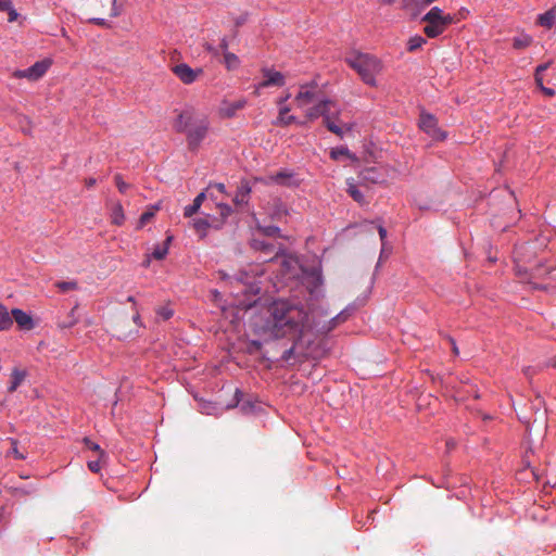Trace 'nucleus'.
Listing matches in <instances>:
<instances>
[{
  "label": "nucleus",
  "instance_id": "37998d69",
  "mask_svg": "<svg viewBox=\"0 0 556 556\" xmlns=\"http://www.w3.org/2000/svg\"><path fill=\"white\" fill-rule=\"evenodd\" d=\"M13 2L11 0H0V11L8 12L11 9Z\"/></svg>",
  "mask_w": 556,
  "mask_h": 556
},
{
  "label": "nucleus",
  "instance_id": "de8ad7c7",
  "mask_svg": "<svg viewBox=\"0 0 556 556\" xmlns=\"http://www.w3.org/2000/svg\"><path fill=\"white\" fill-rule=\"evenodd\" d=\"M312 277L314 279V287H316V288L319 287L321 285V282H323L320 274L317 273V271H314L312 274Z\"/></svg>",
  "mask_w": 556,
  "mask_h": 556
},
{
  "label": "nucleus",
  "instance_id": "e433bc0d",
  "mask_svg": "<svg viewBox=\"0 0 556 556\" xmlns=\"http://www.w3.org/2000/svg\"><path fill=\"white\" fill-rule=\"evenodd\" d=\"M262 232L266 236L274 237L277 236L280 231V229L276 226H267L264 228H261Z\"/></svg>",
  "mask_w": 556,
  "mask_h": 556
},
{
  "label": "nucleus",
  "instance_id": "69168bd1",
  "mask_svg": "<svg viewBox=\"0 0 556 556\" xmlns=\"http://www.w3.org/2000/svg\"><path fill=\"white\" fill-rule=\"evenodd\" d=\"M15 455H16V456H17V458H20V459H24V458H25L23 453L15 454Z\"/></svg>",
  "mask_w": 556,
  "mask_h": 556
},
{
  "label": "nucleus",
  "instance_id": "412c9836",
  "mask_svg": "<svg viewBox=\"0 0 556 556\" xmlns=\"http://www.w3.org/2000/svg\"><path fill=\"white\" fill-rule=\"evenodd\" d=\"M538 23L543 27L552 28L556 23L555 10L552 9L539 15Z\"/></svg>",
  "mask_w": 556,
  "mask_h": 556
},
{
  "label": "nucleus",
  "instance_id": "4d7b16f0",
  "mask_svg": "<svg viewBox=\"0 0 556 556\" xmlns=\"http://www.w3.org/2000/svg\"><path fill=\"white\" fill-rule=\"evenodd\" d=\"M446 446L448 450H454L457 447L456 442L453 439L446 441Z\"/></svg>",
  "mask_w": 556,
  "mask_h": 556
},
{
  "label": "nucleus",
  "instance_id": "cd10ccee",
  "mask_svg": "<svg viewBox=\"0 0 556 556\" xmlns=\"http://www.w3.org/2000/svg\"><path fill=\"white\" fill-rule=\"evenodd\" d=\"M160 210V204H155L153 206H151L147 212H144L141 216H140V219H139V225L138 227L141 228L143 227L154 215L155 213Z\"/></svg>",
  "mask_w": 556,
  "mask_h": 556
},
{
  "label": "nucleus",
  "instance_id": "9d476101",
  "mask_svg": "<svg viewBox=\"0 0 556 556\" xmlns=\"http://www.w3.org/2000/svg\"><path fill=\"white\" fill-rule=\"evenodd\" d=\"M419 127L435 140H444L446 134L438 127L437 118L431 114L420 115Z\"/></svg>",
  "mask_w": 556,
  "mask_h": 556
},
{
  "label": "nucleus",
  "instance_id": "f257e3e1",
  "mask_svg": "<svg viewBox=\"0 0 556 556\" xmlns=\"http://www.w3.org/2000/svg\"><path fill=\"white\" fill-rule=\"evenodd\" d=\"M251 328L258 340L251 341V349L258 351L263 343L287 339L294 345L306 342L313 331L308 312L298 301L278 299L269 303L251 320Z\"/></svg>",
  "mask_w": 556,
  "mask_h": 556
},
{
  "label": "nucleus",
  "instance_id": "b1692460",
  "mask_svg": "<svg viewBox=\"0 0 556 556\" xmlns=\"http://www.w3.org/2000/svg\"><path fill=\"white\" fill-rule=\"evenodd\" d=\"M533 39L528 34H520L519 36L514 37L513 47L517 50L525 49L532 43Z\"/></svg>",
  "mask_w": 556,
  "mask_h": 556
},
{
  "label": "nucleus",
  "instance_id": "052dcab7",
  "mask_svg": "<svg viewBox=\"0 0 556 556\" xmlns=\"http://www.w3.org/2000/svg\"><path fill=\"white\" fill-rule=\"evenodd\" d=\"M395 0H383L384 4L391 5L394 3Z\"/></svg>",
  "mask_w": 556,
  "mask_h": 556
},
{
  "label": "nucleus",
  "instance_id": "20e7f679",
  "mask_svg": "<svg viewBox=\"0 0 556 556\" xmlns=\"http://www.w3.org/2000/svg\"><path fill=\"white\" fill-rule=\"evenodd\" d=\"M344 60L358 74L364 84L370 87L377 86V76L383 71V64L380 59L374 54L354 50L349 52Z\"/></svg>",
  "mask_w": 556,
  "mask_h": 556
},
{
  "label": "nucleus",
  "instance_id": "a878e982",
  "mask_svg": "<svg viewBox=\"0 0 556 556\" xmlns=\"http://www.w3.org/2000/svg\"><path fill=\"white\" fill-rule=\"evenodd\" d=\"M251 192V188L249 187L248 184H242L239 189H238V192L235 197V202L236 204H243V203H247L248 202V197Z\"/></svg>",
  "mask_w": 556,
  "mask_h": 556
},
{
  "label": "nucleus",
  "instance_id": "c756f323",
  "mask_svg": "<svg viewBox=\"0 0 556 556\" xmlns=\"http://www.w3.org/2000/svg\"><path fill=\"white\" fill-rule=\"evenodd\" d=\"M426 39L421 36H414L412 37L407 42V50L408 51H415L419 48H421L426 43Z\"/></svg>",
  "mask_w": 556,
  "mask_h": 556
},
{
  "label": "nucleus",
  "instance_id": "5fc2aeb1",
  "mask_svg": "<svg viewBox=\"0 0 556 556\" xmlns=\"http://www.w3.org/2000/svg\"><path fill=\"white\" fill-rule=\"evenodd\" d=\"M534 79H535V84L536 86L542 89V87H544L543 85V77L542 75H534Z\"/></svg>",
  "mask_w": 556,
  "mask_h": 556
},
{
  "label": "nucleus",
  "instance_id": "7ed1b4c3",
  "mask_svg": "<svg viewBox=\"0 0 556 556\" xmlns=\"http://www.w3.org/2000/svg\"><path fill=\"white\" fill-rule=\"evenodd\" d=\"M174 128L178 132H186L189 150L195 151L205 139L210 122L206 117H197L193 110L182 111L174 122Z\"/></svg>",
  "mask_w": 556,
  "mask_h": 556
},
{
  "label": "nucleus",
  "instance_id": "0e129e2a",
  "mask_svg": "<svg viewBox=\"0 0 556 556\" xmlns=\"http://www.w3.org/2000/svg\"><path fill=\"white\" fill-rule=\"evenodd\" d=\"M206 50H207L208 52H214V48H213L212 46H207V47H206Z\"/></svg>",
  "mask_w": 556,
  "mask_h": 556
},
{
  "label": "nucleus",
  "instance_id": "6e6d98bb",
  "mask_svg": "<svg viewBox=\"0 0 556 556\" xmlns=\"http://www.w3.org/2000/svg\"><path fill=\"white\" fill-rule=\"evenodd\" d=\"M85 184H86L87 188H92L97 184V180H96V178L90 177L85 180Z\"/></svg>",
  "mask_w": 556,
  "mask_h": 556
},
{
  "label": "nucleus",
  "instance_id": "f704fd0d",
  "mask_svg": "<svg viewBox=\"0 0 556 556\" xmlns=\"http://www.w3.org/2000/svg\"><path fill=\"white\" fill-rule=\"evenodd\" d=\"M425 0H415L413 3L412 10L409 13L412 16H417L426 7H428V3H424Z\"/></svg>",
  "mask_w": 556,
  "mask_h": 556
},
{
  "label": "nucleus",
  "instance_id": "2f4dec72",
  "mask_svg": "<svg viewBox=\"0 0 556 556\" xmlns=\"http://www.w3.org/2000/svg\"><path fill=\"white\" fill-rule=\"evenodd\" d=\"M159 318L162 320H167L174 315V311L169 307V305H163L156 308L155 311Z\"/></svg>",
  "mask_w": 556,
  "mask_h": 556
},
{
  "label": "nucleus",
  "instance_id": "680f3d73",
  "mask_svg": "<svg viewBox=\"0 0 556 556\" xmlns=\"http://www.w3.org/2000/svg\"><path fill=\"white\" fill-rule=\"evenodd\" d=\"M139 319H140V316H139V313L137 312L136 315L134 316V321L138 323Z\"/></svg>",
  "mask_w": 556,
  "mask_h": 556
},
{
  "label": "nucleus",
  "instance_id": "bf43d9fd",
  "mask_svg": "<svg viewBox=\"0 0 556 556\" xmlns=\"http://www.w3.org/2000/svg\"><path fill=\"white\" fill-rule=\"evenodd\" d=\"M128 302L132 303L134 305H136V301H135V298L134 296H128L127 299Z\"/></svg>",
  "mask_w": 556,
  "mask_h": 556
},
{
  "label": "nucleus",
  "instance_id": "dca6fc26",
  "mask_svg": "<svg viewBox=\"0 0 556 556\" xmlns=\"http://www.w3.org/2000/svg\"><path fill=\"white\" fill-rule=\"evenodd\" d=\"M346 186H348V189H346V192L350 194V197L357 203L359 204H366L367 201L364 197V194L362 193V191L358 189V187L356 186L355 181L353 178H349L346 179Z\"/></svg>",
  "mask_w": 556,
  "mask_h": 556
},
{
  "label": "nucleus",
  "instance_id": "58836bf2",
  "mask_svg": "<svg viewBox=\"0 0 556 556\" xmlns=\"http://www.w3.org/2000/svg\"><path fill=\"white\" fill-rule=\"evenodd\" d=\"M116 1L117 0L110 1L111 2V11H110L111 17H116L121 14V9L117 7Z\"/></svg>",
  "mask_w": 556,
  "mask_h": 556
},
{
  "label": "nucleus",
  "instance_id": "13d9d810",
  "mask_svg": "<svg viewBox=\"0 0 556 556\" xmlns=\"http://www.w3.org/2000/svg\"><path fill=\"white\" fill-rule=\"evenodd\" d=\"M451 341H452V344H453V352H454L455 354H458V349H457V346H456L455 342H454L453 340H451Z\"/></svg>",
  "mask_w": 556,
  "mask_h": 556
},
{
  "label": "nucleus",
  "instance_id": "ea45409f",
  "mask_svg": "<svg viewBox=\"0 0 556 556\" xmlns=\"http://www.w3.org/2000/svg\"><path fill=\"white\" fill-rule=\"evenodd\" d=\"M18 16H20V14L17 13V11L12 5L11 9L8 10V21L10 23H13V22H15L18 18Z\"/></svg>",
  "mask_w": 556,
  "mask_h": 556
},
{
  "label": "nucleus",
  "instance_id": "e2e57ef3",
  "mask_svg": "<svg viewBox=\"0 0 556 556\" xmlns=\"http://www.w3.org/2000/svg\"><path fill=\"white\" fill-rule=\"evenodd\" d=\"M240 304H241V305H243V306H245V307H251V306H252V303H251V302H249V303H243V302H241Z\"/></svg>",
  "mask_w": 556,
  "mask_h": 556
},
{
  "label": "nucleus",
  "instance_id": "9b49d317",
  "mask_svg": "<svg viewBox=\"0 0 556 556\" xmlns=\"http://www.w3.org/2000/svg\"><path fill=\"white\" fill-rule=\"evenodd\" d=\"M350 315H351V313H350L349 308H345L323 325H320L319 323L312 321L313 330H315V332L317 334L325 336V334L329 333L331 330H333L336 327H338L340 324L344 323L349 318Z\"/></svg>",
  "mask_w": 556,
  "mask_h": 556
},
{
  "label": "nucleus",
  "instance_id": "8fccbe9b",
  "mask_svg": "<svg viewBox=\"0 0 556 556\" xmlns=\"http://www.w3.org/2000/svg\"><path fill=\"white\" fill-rule=\"evenodd\" d=\"M211 189H216L217 191H219L220 193H224L225 192V185L224 184H220V182H216V184H213L210 186Z\"/></svg>",
  "mask_w": 556,
  "mask_h": 556
},
{
  "label": "nucleus",
  "instance_id": "338daca9",
  "mask_svg": "<svg viewBox=\"0 0 556 556\" xmlns=\"http://www.w3.org/2000/svg\"><path fill=\"white\" fill-rule=\"evenodd\" d=\"M149 264H150V260L148 258L147 261H144L143 265H144L146 267H148V266H149Z\"/></svg>",
  "mask_w": 556,
  "mask_h": 556
},
{
  "label": "nucleus",
  "instance_id": "7c9ffc66",
  "mask_svg": "<svg viewBox=\"0 0 556 556\" xmlns=\"http://www.w3.org/2000/svg\"><path fill=\"white\" fill-rule=\"evenodd\" d=\"M105 465V454H100L99 458L96 460H89L87 463L88 468L92 472H99L100 469Z\"/></svg>",
  "mask_w": 556,
  "mask_h": 556
},
{
  "label": "nucleus",
  "instance_id": "5701e85b",
  "mask_svg": "<svg viewBox=\"0 0 556 556\" xmlns=\"http://www.w3.org/2000/svg\"><path fill=\"white\" fill-rule=\"evenodd\" d=\"M224 56V65L228 71H236L240 67L241 61L239 56L232 52H226Z\"/></svg>",
  "mask_w": 556,
  "mask_h": 556
},
{
  "label": "nucleus",
  "instance_id": "393cba45",
  "mask_svg": "<svg viewBox=\"0 0 556 556\" xmlns=\"http://www.w3.org/2000/svg\"><path fill=\"white\" fill-rule=\"evenodd\" d=\"M172 241V237H167L163 245H156L153 249L152 256L155 260H163L168 253V245Z\"/></svg>",
  "mask_w": 556,
  "mask_h": 556
},
{
  "label": "nucleus",
  "instance_id": "bb28decb",
  "mask_svg": "<svg viewBox=\"0 0 556 556\" xmlns=\"http://www.w3.org/2000/svg\"><path fill=\"white\" fill-rule=\"evenodd\" d=\"M193 228L195 232L203 238L206 236L210 223L205 218H197L193 220Z\"/></svg>",
  "mask_w": 556,
  "mask_h": 556
},
{
  "label": "nucleus",
  "instance_id": "09e8293b",
  "mask_svg": "<svg viewBox=\"0 0 556 556\" xmlns=\"http://www.w3.org/2000/svg\"><path fill=\"white\" fill-rule=\"evenodd\" d=\"M291 94L288 92L286 96L277 99L276 103L277 105H288L286 102L290 99Z\"/></svg>",
  "mask_w": 556,
  "mask_h": 556
},
{
  "label": "nucleus",
  "instance_id": "3c124183",
  "mask_svg": "<svg viewBox=\"0 0 556 556\" xmlns=\"http://www.w3.org/2000/svg\"><path fill=\"white\" fill-rule=\"evenodd\" d=\"M378 232H379V237H380L382 243L384 244V240L387 238V230H386V228L382 227V226H379L378 227Z\"/></svg>",
  "mask_w": 556,
  "mask_h": 556
},
{
  "label": "nucleus",
  "instance_id": "aec40b11",
  "mask_svg": "<svg viewBox=\"0 0 556 556\" xmlns=\"http://www.w3.org/2000/svg\"><path fill=\"white\" fill-rule=\"evenodd\" d=\"M26 377V372L24 370L14 369L11 374V381L8 388L9 392H14L22 384Z\"/></svg>",
  "mask_w": 556,
  "mask_h": 556
},
{
  "label": "nucleus",
  "instance_id": "49530a36",
  "mask_svg": "<svg viewBox=\"0 0 556 556\" xmlns=\"http://www.w3.org/2000/svg\"><path fill=\"white\" fill-rule=\"evenodd\" d=\"M219 208H220V214L224 217L230 215V213H231V207L229 205H227V204L219 205Z\"/></svg>",
  "mask_w": 556,
  "mask_h": 556
},
{
  "label": "nucleus",
  "instance_id": "f3484780",
  "mask_svg": "<svg viewBox=\"0 0 556 556\" xmlns=\"http://www.w3.org/2000/svg\"><path fill=\"white\" fill-rule=\"evenodd\" d=\"M12 325V312L10 313L4 305L0 304V331L10 329Z\"/></svg>",
  "mask_w": 556,
  "mask_h": 556
},
{
  "label": "nucleus",
  "instance_id": "2eb2a0df",
  "mask_svg": "<svg viewBox=\"0 0 556 556\" xmlns=\"http://www.w3.org/2000/svg\"><path fill=\"white\" fill-rule=\"evenodd\" d=\"M13 321L23 330H31L35 325L33 318L20 308L12 309Z\"/></svg>",
  "mask_w": 556,
  "mask_h": 556
},
{
  "label": "nucleus",
  "instance_id": "f8f14e48",
  "mask_svg": "<svg viewBox=\"0 0 556 556\" xmlns=\"http://www.w3.org/2000/svg\"><path fill=\"white\" fill-rule=\"evenodd\" d=\"M245 105V99H239L237 101L223 100L218 108V115L223 118H231L238 111L244 109Z\"/></svg>",
  "mask_w": 556,
  "mask_h": 556
},
{
  "label": "nucleus",
  "instance_id": "864d4df0",
  "mask_svg": "<svg viewBox=\"0 0 556 556\" xmlns=\"http://www.w3.org/2000/svg\"><path fill=\"white\" fill-rule=\"evenodd\" d=\"M415 0H403V9L409 12Z\"/></svg>",
  "mask_w": 556,
  "mask_h": 556
},
{
  "label": "nucleus",
  "instance_id": "4468645a",
  "mask_svg": "<svg viewBox=\"0 0 556 556\" xmlns=\"http://www.w3.org/2000/svg\"><path fill=\"white\" fill-rule=\"evenodd\" d=\"M279 112L274 125L276 126H289L291 124L298 123L299 125H303V122H298L294 115L289 114L290 108L289 105H278Z\"/></svg>",
  "mask_w": 556,
  "mask_h": 556
},
{
  "label": "nucleus",
  "instance_id": "79ce46f5",
  "mask_svg": "<svg viewBox=\"0 0 556 556\" xmlns=\"http://www.w3.org/2000/svg\"><path fill=\"white\" fill-rule=\"evenodd\" d=\"M85 444H86V447L91 450L92 452H101L100 451V446L96 443H92L91 441H89L88 439H85L84 440Z\"/></svg>",
  "mask_w": 556,
  "mask_h": 556
},
{
  "label": "nucleus",
  "instance_id": "774afa93",
  "mask_svg": "<svg viewBox=\"0 0 556 556\" xmlns=\"http://www.w3.org/2000/svg\"><path fill=\"white\" fill-rule=\"evenodd\" d=\"M553 366L556 367V356L553 359Z\"/></svg>",
  "mask_w": 556,
  "mask_h": 556
},
{
  "label": "nucleus",
  "instance_id": "4c0bfd02",
  "mask_svg": "<svg viewBox=\"0 0 556 556\" xmlns=\"http://www.w3.org/2000/svg\"><path fill=\"white\" fill-rule=\"evenodd\" d=\"M77 306H75L71 313H70V320L65 324H62L61 327L62 328H70V327H73L74 325H76L77 323V318L75 317V311H76Z\"/></svg>",
  "mask_w": 556,
  "mask_h": 556
},
{
  "label": "nucleus",
  "instance_id": "6e6552de",
  "mask_svg": "<svg viewBox=\"0 0 556 556\" xmlns=\"http://www.w3.org/2000/svg\"><path fill=\"white\" fill-rule=\"evenodd\" d=\"M174 75L184 84L191 85L203 75L202 68H192L187 63H179L172 67Z\"/></svg>",
  "mask_w": 556,
  "mask_h": 556
},
{
  "label": "nucleus",
  "instance_id": "a211bd4d",
  "mask_svg": "<svg viewBox=\"0 0 556 556\" xmlns=\"http://www.w3.org/2000/svg\"><path fill=\"white\" fill-rule=\"evenodd\" d=\"M361 178H362V180L368 181L371 184H379V182H382V180H383L381 175L378 173L377 168H375V167L365 168L361 173Z\"/></svg>",
  "mask_w": 556,
  "mask_h": 556
},
{
  "label": "nucleus",
  "instance_id": "6ab92c4d",
  "mask_svg": "<svg viewBox=\"0 0 556 556\" xmlns=\"http://www.w3.org/2000/svg\"><path fill=\"white\" fill-rule=\"evenodd\" d=\"M124 222H125V214H124L123 206L119 202H116L113 205L112 211H111V223L116 226H121L124 224Z\"/></svg>",
  "mask_w": 556,
  "mask_h": 556
},
{
  "label": "nucleus",
  "instance_id": "72a5a7b5",
  "mask_svg": "<svg viewBox=\"0 0 556 556\" xmlns=\"http://www.w3.org/2000/svg\"><path fill=\"white\" fill-rule=\"evenodd\" d=\"M56 288L62 292L77 289L76 281H59L55 283Z\"/></svg>",
  "mask_w": 556,
  "mask_h": 556
},
{
  "label": "nucleus",
  "instance_id": "603ef678",
  "mask_svg": "<svg viewBox=\"0 0 556 556\" xmlns=\"http://www.w3.org/2000/svg\"><path fill=\"white\" fill-rule=\"evenodd\" d=\"M541 91L547 96V97H553L555 94V90L552 89V88H548V87H542Z\"/></svg>",
  "mask_w": 556,
  "mask_h": 556
},
{
  "label": "nucleus",
  "instance_id": "a18cd8bd",
  "mask_svg": "<svg viewBox=\"0 0 556 556\" xmlns=\"http://www.w3.org/2000/svg\"><path fill=\"white\" fill-rule=\"evenodd\" d=\"M89 22L93 23L96 25L102 26V27H109V23L104 18L94 17V18H90Z\"/></svg>",
  "mask_w": 556,
  "mask_h": 556
},
{
  "label": "nucleus",
  "instance_id": "a19ab883",
  "mask_svg": "<svg viewBox=\"0 0 556 556\" xmlns=\"http://www.w3.org/2000/svg\"><path fill=\"white\" fill-rule=\"evenodd\" d=\"M551 62H546L544 64H540L536 68H535V73L534 75H542V73H544L549 66H551Z\"/></svg>",
  "mask_w": 556,
  "mask_h": 556
},
{
  "label": "nucleus",
  "instance_id": "39448f33",
  "mask_svg": "<svg viewBox=\"0 0 556 556\" xmlns=\"http://www.w3.org/2000/svg\"><path fill=\"white\" fill-rule=\"evenodd\" d=\"M426 23L424 33L428 38H437L442 35L450 25L456 22L454 15L444 14L439 7L431 8L422 17Z\"/></svg>",
  "mask_w": 556,
  "mask_h": 556
},
{
  "label": "nucleus",
  "instance_id": "423d86ee",
  "mask_svg": "<svg viewBox=\"0 0 556 556\" xmlns=\"http://www.w3.org/2000/svg\"><path fill=\"white\" fill-rule=\"evenodd\" d=\"M262 274L263 270L258 265H251L248 269L239 271L236 281L242 286V292L244 294L258 295L262 288L257 278Z\"/></svg>",
  "mask_w": 556,
  "mask_h": 556
},
{
  "label": "nucleus",
  "instance_id": "ddd939ff",
  "mask_svg": "<svg viewBox=\"0 0 556 556\" xmlns=\"http://www.w3.org/2000/svg\"><path fill=\"white\" fill-rule=\"evenodd\" d=\"M268 179L273 184L285 187H296L301 182V180L296 177V175L293 172L287 169L280 170L275 175H270Z\"/></svg>",
  "mask_w": 556,
  "mask_h": 556
},
{
  "label": "nucleus",
  "instance_id": "1a4fd4ad",
  "mask_svg": "<svg viewBox=\"0 0 556 556\" xmlns=\"http://www.w3.org/2000/svg\"><path fill=\"white\" fill-rule=\"evenodd\" d=\"M263 80L258 83L255 89V93H258L260 89L267 87H282L286 84L285 75L274 68L262 70Z\"/></svg>",
  "mask_w": 556,
  "mask_h": 556
},
{
  "label": "nucleus",
  "instance_id": "4be33fe9",
  "mask_svg": "<svg viewBox=\"0 0 556 556\" xmlns=\"http://www.w3.org/2000/svg\"><path fill=\"white\" fill-rule=\"evenodd\" d=\"M204 199H205V193L204 192L199 193L195 197V199L193 200V203L185 207L184 215L186 217H191L193 214H195L199 211V208L201 207Z\"/></svg>",
  "mask_w": 556,
  "mask_h": 556
},
{
  "label": "nucleus",
  "instance_id": "c03bdc74",
  "mask_svg": "<svg viewBox=\"0 0 556 556\" xmlns=\"http://www.w3.org/2000/svg\"><path fill=\"white\" fill-rule=\"evenodd\" d=\"M219 49L223 52V55L226 54L228 51V39L226 37L222 38L219 41Z\"/></svg>",
  "mask_w": 556,
  "mask_h": 556
},
{
  "label": "nucleus",
  "instance_id": "c9c22d12",
  "mask_svg": "<svg viewBox=\"0 0 556 556\" xmlns=\"http://www.w3.org/2000/svg\"><path fill=\"white\" fill-rule=\"evenodd\" d=\"M114 180L121 193H125L130 187L127 182L123 180V177L119 174L115 175Z\"/></svg>",
  "mask_w": 556,
  "mask_h": 556
},
{
  "label": "nucleus",
  "instance_id": "0eeeda50",
  "mask_svg": "<svg viewBox=\"0 0 556 556\" xmlns=\"http://www.w3.org/2000/svg\"><path fill=\"white\" fill-rule=\"evenodd\" d=\"M51 66V61L46 59L36 62L34 65L26 70H17L13 73L15 78H26L30 81L40 79Z\"/></svg>",
  "mask_w": 556,
  "mask_h": 556
},
{
  "label": "nucleus",
  "instance_id": "f03ea898",
  "mask_svg": "<svg viewBox=\"0 0 556 556\" xmlns=\"http://www.w3.org/2000/svg\"><path fill=\"white\" fill-rule=\"evenodd\" d=\"M321 91L316 81L301 84L294 96L295 106L304 111L305 118L313 122L323 117L327 129L343 137V128L336 122L339 119L340 108L336 101L320 96Z\"/></svg>",
  "mask_w": 556,
  "mask_h": 556
},
{
  "label": "nucleus",
  "instance_id": "c85d7f7f",
  "mask_svg": "<svg viewBox=\"0 0 556 556\" xmlns=\"http://www.w3.org/2000/svg\"><path fill=\"white\" fill-rule=\"evenodd\" d=\"M342 156H348L350 159H353V155L350 153L349 149L345 147H339V148L331 149L330 157L332 160L338 161Z\"/></svg>",
  "mask_w": 556,
  "mask_h": 556
},
{
  "label": "nucleus",
  "instance_id": "473e14b6",
  "mask_svg": "<svg viewBox=\"0 0 556 556\" xmlns=\"http://www.w3.org/2000/svg\"><path fill=\"white\" fill-rule=\"evenodd\" d=\"M252 247L255 250H261V251H264V252H271L273 249H274L273 244L267 243V242L262 241V240H258V239H253L252 240Z\"/></svg>",
  "mask_w": 556,
  "mask_h": 556
}]
</instances>
